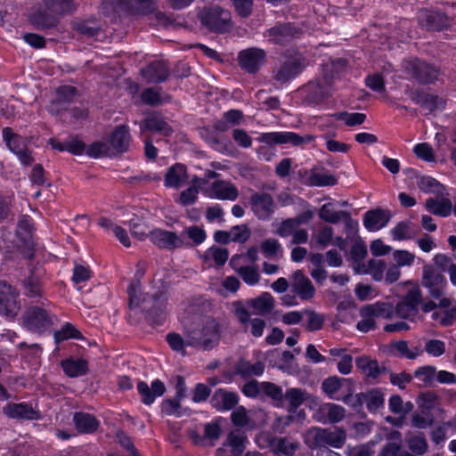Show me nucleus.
<instances>
[{
  "label": "nucleus",
  "mask_w": 456,
  "mask_h": 456,
  "mask_svg": "<svg viewBox=\"0 0 456 456\" xmlns=\"http://www.w3.org/2000/svg\"><path fill=\"white\" fill-rule=\"evenodd\" d=\"M348 212L346 210L335 211L331 203L322 206L319 211V217L330 224H338L342 217H347Z\"/></svg>",
  "instance_id": "obj_48"
},
{
  "label": "nucleus",
  "mask_w": 456,
  "mask_h": 456,
  "mask_svg": "<svg viewBox=\"0 0 456 456\" xmlns=\"http://www.w3.org/2000/svg\"><path fill=\"white\" fill-rule=\"evenodd\" d=\"M404 69L411 79L421 86L435 84L440 76L438 67L419 58L406 61Z\"/></svg>",
  "instance_id": "obj_4"
},
{
  "label": "nucleus",
  "mask_w": 456,
  "mask_h": 456,
  "mask_svg": "<svg viewBox=\"0 0 456 456\" xmlns=\"http://www.w3.org/2000/svg\"><path fill=\"white\" fill-rule=\"evenodd\" d=\"M238 61L242 69L255 74L266 61V53L261 48L250 47L239 53Z\"/></svg>",
  "instance_id": "obj_12"
},
{
  "label": "nucleus",
  "mask_w": 456,
  "mask_h": 456,
  "mask_svg": "<svg viewBox=\"0 0 456 456\" xmlns=\"http://www.w3.org/2000/svg\"><path fill=\"white\" fill-rule=\"evenodd\" d=\"M249 305L261 314L270 313L274 306V299L268 292H264L259 297L251 299Z\"/></svg>",
  "instance_id": "obj_46"
},
{
  "label": "nucleus",
  "mask_w": 456,
  "mask_h": 456,
  "mask_svg": "<svg viewBox=\"0 0 456 456\" xmlns=\"http://www.w3.org/2000/svg\"><path fill=\"white\" fill-rule=\"evenodd\" d=\"M345 409L334 403H323L320 406L318 413L320 420L323 423H338L345 418Z\"/></svg>",
  "instance_id": "obj_33"
},
{
  "label": "nucleus",
  "mask_w": 456,
  "mask_h": 456,
  "mask_svg": "<svg viewBox=\"0 0 456 456\" xmlns=\"http://www.w3.org/2000/svg\"><path fill=\"white\" fill-rule=\"evenodd\" d=\"M291 291L301 300L308 301L315 296V289L310 281L301 270H297L291 280Z\"/></svg>",
  "instance_id": "obj_18"
},
{
  "label": "nucleus",
  "mask_w": 456,
  "mask_h": 456,
  "mask_svg": "<svg viewBox=\"0 0 456 456\" xmlns=\"http://www.w3.org/2000/svg\"><path fill=\"white\" fill-rule=\"evenodd\" d=\"M59 15L45 10H38L30 16L31 23L39 29L54 28L58 23Z\"/></svg>",
  "instance_id": "obj_34"
},
{
  "label": "nucleus",
  "mask_w": 456,
  "mask_h": 456,
  "mask_svg": "<svg viewBox=\"0 0 456 456\" xmlns=\"http://www.w3.org/2000/svg\"><path fill=\"white\" fill-rule=\"evenodd\" d=\"M238 403L239 395L236 393L223 388L216 389L210 398L211 406L219 411H230Z\"/></svg>",
  "instance_id": "obj_24"
},
{
  "label": "nucleus",
  "mask_w": 456,
  "mask_h": 456,
  "mask_svg": "<svg viewBox=\"0 0 456 456\" xmlns=\"http://www.w3.org/2000/svg\"><path fill=\"white\" fill-rule=\"evenodd\" d=\"M251 209L258 219L267 220L275 210V203L267 192H256L250 197Z\"/></svg>",
  "instance_id": "obj_17"
},
{
  "label": "nucleus",
  "mask_w": 456,
  "mask_h": 456,
  "mask_svg": "<svg viewBox=\"0 0 456 456\" xmlns=\"http://www.w3.org/2000/svg\"><path fill=\"white\" fill-rule=\"evenodd\" d=\"M419 412H414L411 417L412 427L419 429H425L431 427L435 421V418L431 412L419 410Z\"/></svg>",
  "instance_id": "obj_53"
},
{
  "label": "nucleus",
  "mask_w": 456,
  "mask_h": 456,
  "mask_svg": "<svg viewBox=\"0 0 456 456\" xmlns=\"http://www.w3.org/2000/svg\"><path fill=\"white\" fill-rule=\"evenodd\" d=\"M43 5L48 12L58 14L60 17L70 14L77 10L74 0H43Z\"/></svg>",
  "instance_id": "obj_36"
},
{
  "label": "nucleus",
  "mask_w": 456,
  "mask_h": 456,
  "mask_svg": "<svg viewBox=\"0 0 456 456\" xmlns=\"http://www.w3.org/2000/svg\"><path fill=\"white\" fill-rule=\"evenodd\" d=\"M248 444V439L245 432L240 429H234L228 434L226 441L223 444V446L230 447L232 456H241Z\"/></svg>",
  "instance_id": "obj_31"
},
{
  "label": "nucleus",
  "mask_w": 456,
  "mask_h": 456,
  "mask_svg": "<svg viewBox=\"0 0 456 456\" xmlns=\"http://www.w3.org/2000/svg\"><path fill=\"white\" fill-rule=\"evenodd\" d=\"M64 373L69 378L84 376L88 371V362L84 359H66L61 362Z\"/></svg>",
  "instance_id": "obj_37"
},
{
  "label": "nucleus",
  "mask_w": 456,
  "mask_h": 456,
  "mask_svg": "<svg viewBox=\"0 0 456 456\" xmlns=\"http://www.w3.org/2000/svg\"><path fill=\"white\" fill-rule=\"evenodd\" d=\"M198 18L203 27L215 33H224L232 28L230 12L219 5L204 7Z\"/></svg>",
  "instance_id": "obj_3"
},
{
  "label": "nucleus",
  "mask_w": 456,
  "mask_h": 456,
  "mask_svg": "<svg viewBox=\"0 0 456 456\" xmlns=\"http://www.w3.org/2000/svg\"><path fill=\"white\" fill-rule=\"evenodd\" d=\"M425 207L430 213L444 217L448 216L452 209L451 200L444 198L441 200L429 198L426 200Z\"/></svg>",
  "instance_id": "obj_43"
},
{
  "label": "nucleus",
  "mask_w": 456,
  "mask_h": 456,
  "mask_svg": "<svg viewBox=\"0 0 456 456\" xmlns=\"http://www.w3.org/2000/svg\"><path fill=\"white\" fill-rule=\"evenodd\" d=\"M184 235H187L196 245L201 244L207 237L206 232L197 225L185 228L180 236L183 238Z\"/></svg>",
  "instance_id": "obj_62"
},
{
  "label": "nucleus",
  "mask_w": 456,
  "mask_h": 456,
  "mask_svg": "<svg viewBox=\"0 0 456 456\" xmlns=\"http://www.w3.org/2000/svg\"><path fill=\"white\" fill-rule=\"evenodd\" d=\"M314 139L311 135L301 136L294 132H271L261 134L258 141L268 145L290 143L298 146Z\"/></svg>",
  "instance_id": "obj_13"
},
{
  "label": "nucleus",
  "mask_w": 456,
  "mask_h": 456,
  "mask_svg": "<svg viewBox=\"0 0 456 456\" xmlns=\"http://www.w3.org/2000/svg\"><path fill=\"white\" fill-rule=\"evenodd\" d=\"M3 412L12 419H37L39 413L32 406L20 403H8L4 408Z\"/></svg>",
  "instance_id": "obj_27"
},
{
  "label": "nucleus",
  "mask_w": 456,
  "mask_h": 456,
  "mask_svg": "<svg viewBox=\"0 0 456 456\" xmlns=\"http://www.w3.org/2000/svg\"><path fill=\"white\" fill-rule=\"evenodd\" d=\"M302 30L295 24L290 22L278 23L265 32V37L268 41L276 45H286L294 38L299 37Z\"/></svg>",
  "instance_id": "obj_11"
},
{
  "label": "nucleus",
  "mask_w": 456,
  "mask_h": 456,
  "mask_svg": "<svg viewBox=\"0 0 456 456\" xmlns=\"http://www.w3.org/2000/svg\"><path fill=\"white\" fill-rule=\"evenodd\" d=\"M187 177L186 167L183 164H175L169 167L165 175V185L178 187Z\"/></svg>",
  "instance_id": "obj_40"
},
{
  "label": "nucleus",
  "mask_w": 456,
  "mask_h": 456,
  "mask_svg": "<svg viewBox=\"0 0 456 456\" xmlns=\"http://www.w3.org/2000/svg\"><path fill=\"white\" fill-rule=\"evenodd\" d=\"M18 310L12 287L5 281H0V314L12 317L17 314Z\"/></svg>",
  "instance_id": "obj_19"
},
{
  "label": "nucleus",
  "mask_w": 456,
  "mask_h": 456,
  "mask_svg": "<svg viewBox=\"0 0 456 456\" xmlns=\"http://www.w3.org/2000/svg\"><path fill=\"white\" fill-rule=\"evenodd\" d=\"M305 100L308 103L318 104L328 95V91L321 81H312L305 86Z\"/></svg>",
  "instance_id": "obj_38"
},
{
  "label": "nucleus",
  "mask_w": 456,
  "mask_h": 456,
  "mask_svg": "<svg viewBox=\"0 0 456 456\" xmlns=\"http://www.w3.org/2000/svg\"><path fill=\"white\" fill-rule=\"evenodd\" d=\"M337 120H343L348 126H354L362 124L366 119V115L363 113L354 112L348 113L346 111L333 114Z\"/></svg>",
  "instance_id": "obj_55"
},
{
  "label": "nucleus",
  "mask_w": 456,
  "mask_h": 456,
  "mask_svg": "<svg viewBox=\"0 0 456 456\" xmlns=\"http://www.w3.org/2000/svg\"><path fill=\"white\" fill-rule=\"evenodd\" d=\"M34 226L32 218L28 215L21 216L17 224L16 234L24 246L28 249L27 257L32 258L34 254L32 252L35 245L33 240Z\"/></svg>",
  "instance_id": "obj_20"
},
{
  "label": "nucleus",
  "mask_w": 456,
  "mask_h": 456,
  "mask_svg": "<svg viewBox=\"0 0 456 456\" xmlns=\"http://www.w3.org/2000/svg\"><path fill=\"white\" fill-rule=\"evenodd\" d=\"M283 398L293 408L299 407L307 398V393L301 388H289L283 395Z\"/></svg>",
  "instance_id": "obj_54"
},
{
  "label": "nucleus",
  "mask_w": 456,
  "mask_h": 456,
  "mask_svg": "<svg viewBox=\"0 0 456 456\" xmlns=\"http://www.w3.org/2000/svg\"><path fill=\"white\" fill-rule=\"evenodd\" d=\"M131 142L129 127L126 125H118L110 136L109 145L114 154L124 153L128 151Z\"/></svg>",
  "instance_id": "obj_22"
},
{
  "label": "nucleus",
  "mask_w": 456,
  "mask_h": 456,
  "mask_svg": "<svg viewBox=\"0 0 456 456\" xmlns=\"http://www.w3.org/2000/svg\"><path fill=\"white\" fill-rule=\"evenodd\" d=\"M386 263L380 259H370L367 263H362L360 272L365 274H370L376 281H380L384 278Z\"/></svg>",
  "instance_id": "obj_44"
},
{
  "label": "nucleus",
  "mask_w": 456,
  "mask_h": 456,
  "mask_svg": "<svg viewBox=\"0 0 456 456\" xmlns=\"http://www.w3.org/2000/svg\"><path fill=\"white\" fill-rule=\"evenodd\" d=\"M436 368L432 365H425L414 371V377L420 379L424 385L432 386L435 381Z\"/></svg>",
  "instance_id": "obj_56"
},
{
  "label": "nucleus",
  "mask_w": 456,
  "mask_h": 456,
  "mask_svg": "<svg viewBox=\"0 0 456 456\" xmlns=\"http://www.w3.org/2000/svg\"><path fill=\"white\" fill-rule=\"evenodd\" d=\"M384 395L379 389H371L365 393V403L370 412H376L384 406Z\"/></svg>",
  "instance_id": "obj_51"
},
{
  "label": "nucleus",
  "mask_w": 456,
  "mask_h": 456,
  "mask_svg": "<svg viewBox=\"0 0 456 456\" xmlns=\"http://www.w3.org/2000/svg\"><path fill=\"white\" fill-rule=\"evenodd\" d=\"M53 337L56 344L69 338H83L81 332L69 322L65 323L59 330H56Z\"/></svg>",
  "instance_id": "obj_50"
},
{
  "label": "nucleus",
  "mask_w": 456,
  "mask_h": 456,
  "mask_svg": "<svg viewBox=\"0 0 456 456\" xmlns=\"http://www.w3.org/2000/svg\"><path fill=\"white\" fill-rule=\"evenodd\" d=\"M142 76L148 83H161L167 79L169 68L164 61H154L141 69Z\"/></svg>",
  "instance_id": "obj_23"
},
{
  "label": "nucleus",
  "mask_w": 456,
  "mask_h": 456,
  "mask_svg": "<svg viewBox=\"0 0 456 456\" xmlns=\"http://www.w3.org/2000/svg\"><path fill=\"white\" fill-rule=\"evenodd\" d=\"M3 138L7 148L14 154L20 150H24L28 145V141L25 137L15 134L11 127H4L3 129Z\"/></svg>",
  "instance_id": "obj_41"
},
{
  "label": "nucleus",
  "mask_w": 456,
  "mask_h": 456,
  "mask_svg": "<svg viewBox=\"0 0 456 456\" xmlns=\"http://www.w3.org/2000/svg\"><path fill=\"white\" fill-rule=\"evenodd\" d=\"M145 272L144 264L138 263L135 274L127 288L129 307L131 309L140 307L151 324L160 325L166 317L167 289L165 284H161L158 290L151 295L142 293V279Z\"/></svg>",
  "instance_id": "obj_1"
},
{
  "label": "nucleus",
  "mask_w": 456,
  "mask_h": 456,
  "mask_svg": "<svg viewBox=\"0 0 456 456\" xmlns=\"http://www.w3.org/2000/svg\"><path fill=\"white\" fill-rule=\"evenodd\" d=\"M151 241L159 248L174 250L185 245L182 236L174 232L155 229L149 234Z\"/></svg>",
  "instance_id": "obj_16"
},
{
  "label": "nucleus",
  "mask_w": 456,
  "mask_h": 456,
  "mask_svg": "<svg viewBox=\"0 0 456 456\" xmlns=\"http://www.w3.org/2000/svg\"><path fill=\"white\" fill-rule=\"evenodd\" d=\"M232 241L244 243L251 235V231L247 224L235 225L230 231Z\"/></svg>",
  "instance_id": "obj_60"
},
{
  "label": "nucleus",
  "mask_w": 456,
  "mask_h": 456,
  "mask_svg": "<svg viewBox=\"0 0 456 456\" xmlns=\"http://www.w3.org/2000/svg\"><path fill=\"white\" fill-rule=\"evenodd\" d=\"M393 310L388 304L377 303L374 305H367L361 308V316H372L373 318L382 317L385 319H391L393 317Z\"/></svg>",
  "instance_id": "obj_39"
},
{
  "label": "nucleus",
  "mask_w": 456,
  "mask_h": 456,
  "mask_svg": "<svg viewBox=\"0 0 456 456\" xmlns=\"http://www.w3.org/2000/svg\"><path fill=\"white\" fill-rule=\"evenodd\" d=\"M184 336L187 338L188 346L209 351L219 344L220 324L216 320L208 317L201 324L185 326Z\"/></svg>",
  "instance_id": "obj_2"
},
{
  "label": "nucleus",
  "mask_w": 456,
  "mask_h": 456,
  "mask_svg": "<svg viewBox=\"0 0 456 456\" xmlns=\"http://www.w3.org/2000/svg\"><path fill=\"white\" fill-rule=\"evenodd\" d=\"M405 94L417 105L428 110L430 113L441 109L444 102L438 95L425 92L421 88H412L406 86Z\"/></svg>",
  "instance_id": "obj_14"
},
{
  "label": "nucleus",
  "mask_w": 456,
  "mask_h": 456,
  "mask_svg": "<svg viewBox=\"0 0 456 456\" xmlns=\"http://www.w3.org/2000/svg\"><path fill=\"white\" fill-rule=\"evenodd\" d=\"M78 96L77 89L71 86H61L56 89L55 97L51 101L49 110L61 114L67 110Z\"/></svg>",
  "instance_id": "obj_15"
},
{
  "label": "nucleus",
  "mask_w": 456,
  "mask_h": 456,
  "mask_svg": "<svg viewBox=\"0 0 456 456\" xmlns=\"http://www.w3.org/2000/svg\"><path fill=\"white\" fill-rule=\"evenodd\" d=\"M419 20L429 31H441L448 25L446 15L437 12H425L419 16Z\"/></svg>",
  "instance_id": "obj_32"
},
{
  "label": "nucleus",
  "mask_w": 456,
  "mask_h": 456,
  "mask_svg": "<svg viewBox=\"0 0 456 456\" xmlns=\"http://www.w3.org/2000/svg\"><path fill=\"white\" fill-rule=\"evenodd\" d=\"M272 445L276 451L286 456H294L296 451L298 450L300 446L297 441L291 440L288 437L275 438L273 441Z\"/></svg>",
  "instance_id": "obj_49"
},
{
  "label": "nucleus",
  "mask_w": 456,
  "mask_h": 456,
  "mask_svg": "<svg viewBox=\"0 0 456 456\" xmlns=\"http://www.w3.org/2000/svg\"><path fill=\"white\" fill-rule=\"evenodd\" d=\"M355 364L369 379H377L379 376V365L376 360L361 356L356 358Z\"/></svg>",
  "instance_id": "obj_45"
},
{
  "label": "nucleus",
  "mask_w": 456,
  "mask_h": 456,
  "mask_svg": "<svg viewBox=\"0 0 456 456\" xmlns=\"http://www.w3.org/2000/svg\"><path fill=\"white\" fill-rule=\"evenodd\" d=\"M45 271L41 266H31L28 273L21 280L20 289L24 297L39 302L40 299L48 302L45 298V289L44 281Z\"/></svg>",
  "instance_id": "obj_6"
},
{
  "label": "nucleus",
  "mask_w": 456,
  "mask_h": 456,
  "mask_svg": "<svg viewBox=\"0 0 456 456\" xmlns=\"http://www.w3.org/2000/svg\"><path fill=\"white\" fill-rule=\"evenodd\" d=\"M137 390L142 397V402L146 405H151L153 403L156 397H159L165 394L166 386L159 379L153 380L151 387H149L145 381H139Z\"/></svg>",
  "instance_id": "obj_25"
},
{
  "label": "nucleus",
  "mask_w": 456,
  "mask_h": 456,
  "mask_svg": "<svg viewBox=\"0 0 456 456\" xmlns=\"http://www.w3.org/2000/svg\"><path fill=\"white\" fill-rule=\"evenodd\" d=\"M310 184L314 186L335 185L337 178L330 173H313L309 177Z\"/></svg>",
  "instance_id": "obj_59"
},
{
  "label": "nucleus",
  "mask_w": 456,
  "mask_h": 456,
  "mask_svg": "<svg viewBox=\"0 0 456 456\" xmlns=\"http://www.w3.org/2000/svg\"><path fill=\"white\" fill-rule=\"evenodd\" d=\"M409 449L417 455L427 452L428 445L423 435L413 436L407 440Z\"/></svg>",
  "instance_id": "obj_58"
},
{
  "label": "nucleus",
  "mask_w": 456,
  "mask_h": 456,
  "mask_svg": "<svg viewBox=\"0 0 456 456\" xmlns=\"http://www.w3.org/2000/svg\"><path fill=\"white\" fill-rule=\"evenodd\" d=\"M242 281L250 286L257 284L260 281V274L257 266L244 265L236 270Z\"/></svg>",
  "instance_id": "obj_52"
},
{
  "label": "nucleus",
  "mask_w": 456,
  "mask_h": 456,
  "mask_svg": "<svg viewBox=\"0 0 456 456\" xmlns=\"http://www.w3.org/2000/svg\"><path fill=\"white\" fill-rule=\"evenodd\" d=\"M440 396L435 391H426L418 396L417 403L419 410L431 412L432 410L437 409L443 411L440 408Z\"/></svg>",
  "instance_id": "obj_42"
},
{
  "label": "nucleus",
  "mask_w": 456,
  "mask_h": 456,
  "mask_svg": "<svg viewBox=\"0 0 456 456\" xmlns=\"http://www.w3.org/2000/svg\"><path fill=\"white\" fill-rule=\"evenodd\" d=\"M141 130L159 133L164 136H169L173 134V128L168 125L166 119L158 113H153L143 119L140 125Z\"/></svg>",
  "instance_id": "obj_28"
},
{
  "label": "nucleus",
  "mask_w": 456,
  "mask_h": 456,
  "mask_svg": "<svg viewBox=\"0 0 456 456\" xmlns=\"http://www.w3.org/2000/svg\"><path fill=\"white\" fill-rule=\"evenodd\" d=\"M206 256L208 257H212L215 263L217 265L221 266L226 263L229 256V252L228 249L226 248H221L216 246H212L207 250Z\"/></svg>",
  "instance_id": "obj_64"
},
{
  "label": "nucleus",
  "mask_w": 456,
  "mask_h": 456,
  "mask_svg": "<svg viewBox=\"0 0 456 456\" xmlns=\"http://www.w3.org/2000/svg\"><path fill=\"white\" fill-rule=\"evenodd\" d=\"M73 422L81 434H93L100 427V421L93 414L78 411L73 415Z\"/></svg>",
  "instance_id": "obj_30"
},
{
  "label": "nucleus",
  "mask_w": 456,
  "mask_h": 456,
  "mask_svg": "<svg viewBox=\"0 0 456 456\" xmlns=\"http://www.w3.org/2000/svg\"><path fill=\"white\" fill-rule=\"evenodd\" d=\"M45 301L41 305H31L27 308L24 314V324L31 331L42 333L49 330L53 322L49 313L45 309Z\"/></svg>",
  "instance_id": "obj_8"
},
{
  "label": "nucleus",
  "mask_w": 456,
  "mask_h": 456,
  "mask_svg": "<svg viewBox=\"0 0 456 456\" xmlns=\"http://www.w3.org/2000/svg\"><path fill=\"white\" fill-rule=\"evenodd\" d=\"M422 303V293L419 288L409 289L395 308L397 317L414 321L419 314V306Z\"/></svg>",
  "instance_id": "obj_10"
},
{
  "label": "nucleus",
  "mask_w": 456,
  "mask_h": 456,
  "mask_svg": "<svg viewBox=\"0 0 456 456\" xmlns=\"http://www.w3.org/2000/svg\"><path fill=\"white\" fill-rule=\"evenodd\" d=\"M391 218L390 212L387 209L376 208L364 214L363 224L369 231H378L385 227Z\"/></svg>",
  "instance_id": "obj_26"
},
{
  "label": "nucleus",
  "mask_w": 456,
  "mask_h": 456,
  "mask_svg": "<svg viewBox=\"0 0 456 456\" xmlns=\"http://www.w3.org/2000/svg\"><path fill=\"white\" fill-rule=\"evenodd\" d=\"M344 384H347L348 387H353L351 379L332 376L323 380L322 388L325 394L331 397L342 388Z\"/></svg>",
  "instance_id": "obj_47"
},
{
  "label": "nucleus",
  "mask_w": 456,
  "mask_h": 456,
  "mask_svg": "<svg viewBox=\"0 0 456 456\" xmlns=\"http://www.w3.org/2000/svg\"><path fill=\"white\" fill-rule=\"evenodd\" d=\"M261 251L265 257L271 258L281 251V246L277 240L267 239L261 243Z\"/></svg>",
  "instance_id": "obj_61"
},
{
  "label": "nucleus",
  "mask_w": 456,
  "mask_h": 456,
  "mask_svg": "<svg viewBox=\"0 0 456 456\" xmlns=\"http://www.w3.org/2000/svg\"><path fill=\"white\" fill-rule=\"evenodd\" d=\"M111 0L116 12H125L130 14H146L153 11V0Z\"/></svg>",
  "instance_id": "obj_21"
},
{
  "label": "nucleus",
  "mask_w": 456,
  "mask_h": 456,
  "mask_svg": "<svg viewBox=\"0 0 456 456\" xmlns=\"http://www.w3.org/2000/svg\"><path fill=\"white\" fill-rule=\"evenodd\" d=\"M86 152L88 156L93 158H99L102 156H111V148L110 146L104 142H94L90 144Z\"/></svg>",
  "instance_id": "obj_57"
},
{
  "label": "nucleus",
  "mask_w": 456,
  "mask_h": 456,
  "mask_svg": "<svg viewBox=\"0 0 456 456\" xmlns=\"http://www.w3.org/2000/svg\"><path fill=\"white\" fill-rule=\"evenodd\" d=\"M265 364L262 362L250 363V362L240 359L234 366L235 374L246 379L252 376H260L264 373Z\"/></svg>",
  "instance_id": "obj_35"
},
{
  "label": "nucleus",
  "mask_w": 456,
  "mask_h": 456,
  "mask_svg": "<svg viewBox=\"0 0 456 456\" xmlns=\"http://www.w3.org/2000/svg\"><path fill=\"white\" fill-rule=\"evenodd\" d=\"M306 67L305 58L301 53H295L286 57L273 72V78L284 85L296 78Z\"/></svg>",
  "instance_id": "obj_7"
},
{
  "label": "nucleus",
  "mask_w": 456,
  "mask_h": 456,
  "mask_svg": "<svg viewBox=\"0 0 456 456\" xmlns=\"http://www.w3.org/2000/svg\"><path fill=\"white\" fill-rule=\"evenodd\" d=\"M238 189L230 182L215 181L210 189L209 196L223 200H235L238 198Z\"/></svg>",
  "instance_id": "obj_29"
},
{
  "label": "nucleus",
  "mask_w": 456,
  "mask_h": 456,
  "mask_svg": "<svg viewBox=\"0 0 456 456\" xmlns=\"http://www.w3.org/2000/svg\"><path fill=\"white\" fill-rule=\"evenodd\" d=\"M421 286L428 290L430 298L439 299L444 297L447 281L444 275L434 266L425 265L422 269Z\"/></svg>",
  "instance_id": "obj_9"
},
{
  "label": "nucleus",
  "mask_w": 456,
  "mask_h": 456,
  "mask_svg": "<svg viewBox=\"0 0 456 456\" xmlns=\"http://www.w3.org/2000/svg\"><path fill=\"white\" fill-rule=\"evenodd\" d=\"M304 314L308 316V320L305 325V328L308 331H315L322 328L324 322L322 315L311 310H305Z\"/></svg>",
  "instance_id": "obj_63"
},
{
  "label": "nucleus",
  "mask_w": 456,
  "mask_h": 456,
  "mask_svg": "<svg viewBox=\"0 0 456 456\" xmlns=\"http://www.w3.org/2000/svg\"><path fill=\"white\" fill-rule=\"evenodd\" d=\"M308 445L312 449L332 446L340 448L346 442V433L340 428H313L308 431Z\"/></svg>",
  "instance_id": "obj_5"
}]
</instances>
